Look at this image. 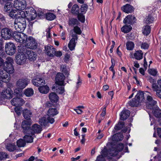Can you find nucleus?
<instances>
[{
	"mask_svg": "<svg viewBox=\"0 0 161 161\" xmlns=\"http://www.w3.org/2000/svg\"><path fill=\"white\" fill-rule=\"evenodd\" d=\"M79 8L77 4H74L72 8L71 13L74 14H79Z\"/></svg>",
	"mask_w": 161,
	"mask_h": 161,
	"instance_id": "38",
	"label": "nucleus"
},
{
	"mask_svg": "<svg viewBox=\"0 0 161 161\" xmlns=\"http://www.w3.org/2000/svg\"><path fill=\"white\" fill-rule=\"evenodd\" d=\"M37 16L35 10L32 8H29L25 12L21 11L19 12V16L16 18L14 28L18 31H23L25 28L26 24L25 18L29 21L34 19Z\"/></svg>",
	"mask_w": 161,
	"mask_h": 161,
	"instance_id": "1",
	"label": "nucleus"
},
{
	"mask_svg": "<svg viewBox=\"0 0 161 161\" xmlns=\"http://www.w3.org/2000/svg\"><path fill=\"white\" fill-rule=\"evenodd\" d=\"M13 94L12 91L10 88H8L2 92L1 97L3 98L8 99L12 97Z\"/></svg>",
	"mask_w": 161,
	"mask_h": 161,
	"instance_id": "17",
	"label": "nucleus"
},
{
	"mask_svg": "<svg viewBox=\"0 0 161 161\" xmlns=\"http://www.w3.org/2000/svg\"><path fill=\"white\" fill-rule=\"evenodd\" d=\"M78 21L77 19L75 18L70 19L69 20V25H74L77 24Z\"/></svg>",
	"mask_w": 161,
	"mask_h": 161,
	"instance_id": "50",
	"label": "nucleus"
},
{
	"mask_svg": "<svg viewBox=\"0 0 161 161\" xmlns=\"http://www.w3.org/2000/svg\"><path fill=\"white\" fill-rule=\"evenodd\" d=\"M71 36L72 38L70 40L68 45V47L71 51L74 49L76 44L75 41H77L78 38L77 36L75 34H72Z\"/></svg>",
	"mask_w": 161,
	"mask_h": 161,
	"instance_id": "14",
	"label": "nucleus"
},
{
	"mask_svg": "<svg viewBox=\"0 0 161 161\" xmlns=\"http://www.w3.org/2000/svg\"><path fill=\"white\" fill-rule=\"evenodd\" d=\"M148 71L150 74L153 76H156L158 72L156 69L153 68L149 69Z\"/></svg>",
	"mask_w": 161,
	"mask_h": 161,
	"instance_id": "51",
	"label": "nucleus"
},
{
	"mask_svg": "<svg viewBox=\"0 0 161 161\" xmlns=\"http://www.w3.org/2000/svg\"><path fill=\"white\" fill-rule=\"evenodd\" d=\"M152 87L153 91L156 92V96L161 99V79L158 80L157 85L153 84Z\"/></svg>",
	"mask_w": 161,
	"mask_h": 161,
	"instance_id": "9",
	"label": "nucleus"
},
{
	"mask_svg": "<svg viewBox=\"0 0 161 161\" xmlns=\"http://www.w3.org/2000/svg\"><path fill=\"white\" fill-rule=\"evenodd\" d=\"M65 79V76L61 73H58L55 78V84L59 85H64V80Z\"/></svg>",
	"mask_w": 161,
	"mask_h": 161,
	"instance_id": "13",
	"label": "nucleus"
},
{
	"mask_svg": "<svg viewBox=\"0 0 161 161\" xmlns=\"http://www.w3.org/2000/svg\"><path fill=\"white\" fill-rule=\"evenodd\" d=\"M30 130V134L35 136V133H40L42 130V128L40 125L35 124L31 127Z\"/></svg>",
	"mask_w": 161,
	"mask_h": 161,
	"instance_id": "10",
	"label": "nucleus"
},
{
	"mask_svg": "<svg viewBox=\"0 0 161 161\" xmlns=\"http://www.w3.org/2000/svg\"><path fill=\"white\" fill-rule=\"evenodd\" d=\"M124 147V145L123 143H119L115 147L108 150V152L109 153V154L112 156V157H114L118 154L119 152H120L123 150Z\"/></svg>",
	"mask_w": 161,
	"mask_h": 161,
	"instance_id": "4",
	"label": "nucleus"
},
{
	"mask_svg": "<svg viewBox=\"0 0 161 161\" xmlns=\"http://www.w3.org/2000/svg\"><path fill=\"white\" fill-rule=\"evenodd\" d=\"M43 85L40 86L38 88L39 91L42 94H47L49 91V87L47 85L42 86Z\"/></svg>",
	"mask_w": 161,
	"mask_h": 161,
	"instance_id": "32",
	"label": "nucleus"
},
{
	"mask_svg": "<svg viewBox=\"0 0 161 161\" xmlns=\"http://www.w3.org/2000/svg\"><path fill=\"white\" fill-rule=\"evenodd\" d=\"M56 17L55 15L53 13H49L46 14V18L49 20H52L54 19Z\"/></svg>",
	"mask_w": 161,
	"mask_h": 161,
	"instance_id": "42",
	"label": "nucleus"
},
{
	"mask_svg": "<svg viewBox=\"0 0 161 161\" xmlns=\"http://www.w3.org/2000/svg\"><path fill=\"white\" fill-rule=\"evenodd\" d=\"M25 46L31 49H36L37 47V43L35 39L32 36H29L25 43Z\"/></svg>",
	"mask_w": 161,
	"mask_h": 161,
	"instance_id": "6",
	"label": "nucleus"
},
{
	"mask_svg": "<svg viewBox=\"0 0 161 161\" xmlns=\"http://www.w3.org/2000/svg\"><path fill=\"white\" fill-rule=\"evenodd\" d=\"M24 94L27 97H31L34 94L33 90L31 88H27L25 90Z\"/></svg>",
	"mask_w": 161,
	"mask_h": 161,
	"instance_id": "39",
	"label": "nucleus"
},
{
	"mask_svg": "<svg viewBox=\"0 0 161 161\" xmlns=\"http://www.w3.org/2000/svg\"><path fill=\"white\" fill-rule=\"evenodd\" d=\"M58 114V111L55 108H50L48 110L47 114L48 116L53 117Z\"/></svg>",
	"mask_w": 161,
	"mask_h": 161,
	"instance_id": "29",
	"label": "nucleus"
},
{
	"mask_svg": "<svg viewBox=\"0 0 161 161\" xmlns=\"http://www.w3.org/2000/svg\"><path fill=\"white\" fill-rule=\"evenodd\" d=\"M126 47L127 49L132 50L134 47V44L131 42H128L126 43Z\"/></svg>",
	"mask_w": 161,
	"mask_h": 161,
	"instance_id": "46",
	"label": "nucleus"
},
{
	"mask_svg": "<svg viewBox=\"0 0 161 161\" xmlns=\"http://www.w3.org/2000/svg\"><path fill=\"white\" fill-rule=\"evenodd\" d=\"M124 125V122H119L115 126L114 129L117 130H120L123 127Z\"/></svg>",
	"mask_w": 161,
	"mask_h": 161,
	"instance_id": "52",
	"label": "nucleus"
},
{
	"mask_svg": "<svg viewBox=\"0 0 161 161\" xmlns=\"http://www.w3.org/2000/svg\"><path fill=\"white\" fill-rule=\"evenodd\" d=\"M32 122L30 120H24L22 122L21 127L24 133H27L28 134H30V126Z\"/></svg>",
	"mask_w": 161,
	"mask_h": 161,
	"instance_id": "8",
	"label": "nucleus"
},
{
	"mask_svg": "<svg viewBox=\"0 0 161 161\" xmlns=\"http://www.w3.org/2000/svg\"><path fill=\"white\" fill-rule=\"evenodd\" d=\"M10 80V75L3 70H0V80L5 82H8Z\"/></svg>",
	"mask_w": 161,
	"mask_h": 161,
	"instance_id": "18",
	"label": "nucleus"
},
{
	"mask_svg": "<svg viewBox=\"0 0 161 161\" xmlns=\"http://www.w3.org/2000/svg\"><path fill=\"white\" fill-rule=\"evenodd\" d=\"M115 138H116V139H114V140L117 141H121L123 139V135L121 134H117L113 136V139L114 138L115 139Z\"/></svg>",
	"mask_w": 161,
	"mask_h": 161,
	"instance_id": "45",
	"label": "nucleus"
},
{
	"mask_svg": "<svg viewBox=\"0 0 161 161\" xmlns=\"http://www.w3.org/2000/svg\"><path fill=\"white\" fill-rule=\"evenodd\" d=\"M62 55V53L61 51H56L55 50V53H54V56H56L58 57H59Z\"/></svg>",
	"mask_w": 161,
	"mask_h": 161,
	"instance_id": "62",
	"label": "nucleus"
},
{
	"mask_svg": "<svg viewBox=\"0 0 161 161\" xmlns=\"http://www.w3.org/2000/svg\"><path fill=\"white\" fill-rule=\"evenodd\" d=\"M143 53L141 50L136 51L134 54L135 58L138 60H140L143 58Z\"/></svg>",
	"mask_w": 161,
	"mask_h": 161,
	"instance_id": "36",
	"label": "nucleus"
},
{
	"mask_svg": "<svg viewBox=\"0 0 161 161\" xmlns=\"http://www.w3.org/2000/svg\"><path fill=\"white\" fill-rule=\"evenodd\" d=\"M140 103L135 98V99H133L129 102V104L132 107L137 106Z\"/></svg>",
	"mask_w": 161,
	"mask_h": 161,
	"instance_id": "44",
	"label": "nucleus"
},
{
	"mask_svg": "<svg viewBox=\"0 0 161 161\" xmlns=\"http://www.w3.org/2000/svg\"><path fill=\"white\" fill-rule=\"evenodd\" d=\"M26 134L24 137V139L26 142L32 143L33 142L34 137L35 136L28 134L27 133H25Z\"/></svg>",
	"mask_w": 161,
	"mask_h": 161,
	"instance_id": "30",
	"label": "nucleus"
},
{
	"mask_svg": "<svg viewBox=\"0 0 161 161\" xmlns=\"http://www.w3.org/2000/svg\"><path fill=\"white\" fill-rule=\"evenodd\" d=\"M55 121L54 119L49 116H48L47 118L45 117H43L39 119V123L41 125L46 126L48 123H53Z\"/></svg>",
	"mask_w": 161,
	"mask_h": 161,
	"instance_id": "11",
	"label": "nucleus"
},
{
	"mask_svg": "<svg viewBox=\"0 0 161 161\" xmlns=\"http://www.w3.org/2000/svg\"><path fill=\"white\" fill-rule=\"evenodd\" d=\"M7 61L5 62L4 65L5 64H12L14 62L13 59L11 57H8L6 58Z\"/></svg>",
	"mask_w": 161,
	"mask_h": 161,
	"instance_id": "56",
	"label": "nucleus"
},
{
	"mask_svg": "<svg viewBox=\"0 0 161 161\" xmlns=\"http://www.w3.org/2000/svg\"><path fill=\"white\" fill-rule=\"evenodd\" d=\"M106 113V108L105 107L103 108L102 112L101 114L100 118L101 120H103L104 119Z\"/></svg>",
	"mask_w": 161,
	"mask_h": 161,
	"instance_id": "60",
	"label": "nucleus"
},
{
	"mask_svg": "<svg viewBox=\"0 0 161 161\" xmlns=\"http://www.w3.org/2000/svg\"><path fill=\"white\" fill-rule=\"evenodd\" d=\"M29 80L26 79H20L18 80L16 82L17 89L14 90L15 92L18 90L20 91L25 88L29 83Z\"/></svg>",
	"mask_w": 161,
	"mask_h": 161,
	"instance_id": "3",
	"label": "nucleus"
},
{
	"mask_svg": "<svg viewBox=\"0 0 161 161\" xmlns=\"http://www.w3.org/2000/svg\"><path fill=\"white\" fill-rule=\"evenodd\" d=\"M132 27L130 25H125L122 27L121 30L123 32L125 33H127L130 31Z\"/></svg>",
	"mask_w": 161,
	"mask_h": 161,
	"instance_id": "41",
	"label": "nucleus"
},
{
	"mask_svg": "<svg viewBox=\"0 0 161 161\" xmlns=\"http://www.w3.org/2000/svg\"><path fill=\"white\" fill-rule=\"evenodd\" d=\"M81 80L80 79V77L79 76L78 77V81L77 82L76 87L77 88H78L79 86L81 84Z\"/></svg>",
	"mask_w": 161,
	"mask_h": 161,
	"instance_id": "63",
	"label": "nucleus"
},
{
	"mask_svg": "<svg viewBox=\"0 0 161 161\" xmlns=\"http://www.w3.org/2000/svg\"><path fill=\"white\" fill-rule=\"evenodd\" d=\"M14 111L18 115H19L21 114L22 108L20 107H16L14 108Z\"/></svg>",
	"mask_w": 161,
	"mask_h": 161,
	"instance_id": "53",
	"label": "nucleus"
},
{
	"mask_svg": "<svg viewBox=\"0 0 161 161\" xmlns=\"http://www.w3.org/2000/svg\"><path fill=\"white\" fill-rule=\"evenodd\" d=\"M60 70L64 74L65 76L68 77L69 75V69L67 68L66 65H62L60 66Z\"/></svg>",
	"mask_w": 161,
	"mask_h": 161,
	"instance_id": "35",
	"label": "nucleus"
},
{
	"mask_svg": "<svg viewBox=\"0 0 161 161\" xmlns=\"http://www.w3.org/2000/svg\"><path fill=\"white\" fill-rule=\"evenodd\" d=\"M49 97L50 101L52 103H56L59 99L58 96L54 92L50 93L49 95Z\"/></svg>",
	"mask_w": 161,
	"mask_h": 161,
	"instance_id": "31",
	"label": "nucleus"
},
{
	"mask_svg": "<svg viewBox=\"0 0 161 161\" xmlns=\"http://www.w3.org/2000/svg\"><path fill=\"white\" fill-rule=\"evenodd\" d=\"M107 157L108 159H111L112 158L108 152V150L107 151L105 148H104L101 152V155L97 157L96 161H105L104 157Z\"/></svg>",
	"mask_w": 161,
	"mask_h": 161,
	"instance_id": "12",
	"label": "nucleus"
},
{
	"mask_svg": "<svg viewBox=\"0 0 161 161\" xmlns=\"http://www.w3.org/2000/svg\"><path fill=\"white\" fill-rule=\"evenodd\" d=\"M74 31L76 34L80 35L81 34V31L80 27L77 26H75L74 28Z\"/></svg>",
	"mask_w": 161,
	"mask_h": 161,
	"instance_id": "54",
	"label": "nucleus"
},
{
	"mask_svg": "<svg viewBox=\"0 0 161 161\" xmlns=\"http://www.w3.org/2000/svg\"><path fill=\"white\" fill-rule=\"evenodd\" d=\"M130 115V112L127 110H123L120 114V119L124 120L128 118Z\"/></svg>",
	"mask_w": 161,
	"mask_h": 161,
	"instance_id": "27",
	"label": "nucleus"
},
{
	"mask_svg": "<svg viewBox=\"0 0 161 161\" xmlns=\"http://www.w3.org/2000/svg\"><path fill=\"white\" fill-rule=\"evenodd\" d=\"M11 104L14 106H22L24 104L25 101L21 98H14L11 101Z\"/></svg>",
	"mask_w": 161,
	"mask_h": 161,
	"instance_id": "20",
	"label": "nucleus"
},
{
	"mask_svg": "<svg viewBox=\"0 0 161 161\" xmlns=\"http://www.w3.org/2000/svg\"><path fill=\"white\" fill-rule=\"evenodd\" d=\"M17 145L18 147H24L26 145V142L22 139H20L16 142Z\"/></svg>",
	"mask_w": 161,
	"mask_h": 161,
	"instance_id": "43",
	"label": "nucleus"
},
{
	"mask_svg": "<svg viewBox=\"0 0 161 161\" xmlns=\"http://www.w3.org/2000/svg\"><path fill=\"white\" fill-rule=\"evenodd\" d=\"M148 94H150L148 92H146L145 93L142 92H138L135 97V98L138 100L140 103L144 100V97L148 95Z\"/></svg>",
	"mask_w": 161,
	"mask_h": 161,
	"instance_id": "21",
	"label": "nucleus"
},
{
	"mask_svg": "<svg viewBox=\"0 0 161 161\" xmlns=\"http://www.w3.org/2000/svg\"><path fill=\"white\" fill-rule=\"evenodd\" d=\"M141 47L142 49H147L149 47V45L146 43H142L141 45Z\"/></svg>",
	"mask_w": 161,
	"mask_h": 161,
	"instance_id": "61",
	"label": "nucleus"
},
{
	"mask_svg": "<svg viewBox=\"0 0 161 161\" xmlns=\"http://www.w3.org/2000/svg\"><path fill=\"white\" fill-rule=\"evenodd\" d=\"M20 11H17L16 10H14L11 11L9 13V16L12 18H17L19 16V12Z\"/></svg>",
	"mask_w": 161,
	"mask_h": 161,
	"instance_id": "40",
	"label": "nucleus"
},
{
	"mask_svg": "<svg viewBox=\"0 0 161 161\" xmlns=\"http://www.w3.org/2000/svg\"><path fill=\"white\" fill-rule=\"evenodd\" d=\"M64 85H59L55 84L53 87V88L59 94H62L64 92V87L63 86Z\"/></svg>",
	"mask_w": 161,
	"mask_h": 161,
	"instance_id": "26",
	"label": "nucleus"
},
{
	"mask_svg": "<svg viewBox=\"0 0 161 161\" xmlns=\"http://www.w3.org/2000/svg\"><path fill=\"white\" fill-rule=\"evenodd\" d=\"M153 18L150 15H149L146 19L145 22L147 24H150L153 21Z\"/></svg>",
	"mask_w": 161,
	"mask_h": 161,
	"instance_id": "58",
	"label": "nucleus"
},
{
	"mask_svg": "<svg viewBox=\"0 0 161 161\" xmlns=\"http://www.w3.org/2000/svg\"><path fill=\"white\" fill-rule=\"evenodd\" d=\"M32 82L34 85L36 86H39L41 85H44L45 84V80L39 77H37L35 79L32 80Z\"/></svg>",
	"mask_w": 161,
	"mask_h": 161,
	"instance_id": "23",
	"label": "nucleus"
},
{
	"mask_svg": "<svg viewBox=\"0 0 161 161\" xmlns=\"http://www.w3.org/2000/svg\"><path fill=\"white\" fill-rule=\"evenodd\" d=\"M7 149L10 152H13L16 149V146L13 143H8L6 146Z\"/></svg>",
	"mask_w": 161,
	"mask_h": 161,
	"instance_id": "37",
	"label": "nucleus"
},
{
	"mask_svg": "<svg viewBox=\"0 0 161 161\" xmlns=\"http://www.w3.org/2000/svg\"><path fill=\"white\" fill-rule=\"evenodd\" d=\"M77 17L79 20L81 22L84 23L85 22V16L83 14H79L78 15Z\"/></svg>",
	"mask_w": 161,
	"mask_h": 161,
	"instance_id": "59",
	"label": "nucleus"
},
{
	"mask_svg": "<svg viewBox=\"0 0 161 161\" xmlns=\"http://www.w3.org/2000/svg\"><path fill=\"white\" fill-rule=\"evenodd\" d=\"M149 94H148V95H146L147 103L152 107L154 106L156 103V102L153 100L152 97L149 95Z\"/></svg>",
	"mask_w": 161,
	"mask_h": 161,
	"instance_id": "34",
	"label": "nucleus"
},
{
	"mask_svg": "<svg viewBox=\"0 0 161 161\" xmlns=\"http://www.w3.org/2000/svg\"><path fill=\"white\" fill-rule=\"evenodd\" d=\"M87 5L86 4H83L82 5L80 9L82 12L85 13L87 11Z\"/></svg>",
	"mask_w": 161,
	"mask_h": 161,
	"instance_id": "57",
	"label": "nucleus"
},
{
	"mask_svg": "<svg viewBox=\"0 0 161 161\" xmlns=\"http://www.w3.org/2000/svg\"><path fill=\"white\" fill-rule=\"evenodd\" d=\"M3 69L8 74H12L14 73V69L12 64H5L3 67Z\"/></svg>",
	"mask_w": 161,
	"mask_h": 161,
	"instance_id": "25",
	"label": "nucleus"
},
{
	"mask_svg": "<svg viewBox=\"0 0 161 161\" xmlns=\"http://www.w3.org/2000/svg\"><path fill=\"white\" fill-rule=\"evenodd\" d=\"M14 6L17 9V11H21L24 9L26 7V4L25 0H15Z\"/></svg>",
	"mask_w": 161,
	"mask_h": 161,
	"instance_id": "5",
	"label": "nucleus"
},
{
	"mask_svg": "<svg viewBox=\"0 0 161 161\" xmlns=\"http://www.w3.org/2000/svg\"><path fill=\"white\" fill-rule=\"evenodd\" d=\"M136 18L134 16L128 15L124 19L123 22L126 25H132L136 21Z\"/></svg>",
	"mask_w": 161,
	"mask_h": 161,
	"instance_id": "22",
	"label": "nucleus"
},
{
	"mask_svg": "<svg viewBox=\"0 0 161 161\" xmlns=\"http://www.w3.org/2000/svg\"><path fill=\"white\" fill-rule=\"evenodd\" d=\"M5 50L7 54L12 55L15 53L16 47L13 43L8 42L5 45Z\"/></svg>",
	"mask_w": 161,
	"mask_h": 161,
	"instance_id": "7",
	"label": "nucleus"
},
{
	"mask_svg": "<svg viewBox=\"0 0 161 161\" xmlns=\"http://www.w3.org/2000/svg\"><path fill=\"white\" fill-rule=\"evenodd\" d=\"M8 156V155L5 152H2L0 153V160L7 158Z\"/></svg>",
	"mask_w": 161,
	"mask_h": 161,
	"instance_id": "55",
	"label": "nucleus"
},
{
	"mask_svg": "<svg viewBox=\"0 0 161 161\" xmlns=\"http://www.w3.org/2000/svg\"><path fill=\"white\" fill-rule=\"evenodd\" d=\"M55 49L52 46L48 45L45 47V53L50 57H53Z\"/></svg>",
	"mask_w": 161,
	"mask_h": 161,
	"instance_id": "15",
	"label": "nucleus"
},
{
	"mask_svg": "<svg viewBox=\"0 0 161 161\" xmlns=\"http://www.w3.org/2000/svg\"><path fill=\"white\" fill-rule=\"evenodd\" d=\"M26 53L30 61H32L36 60V54L35 52L31 50H27Z\"/></svg>",
	"mask_w": 161,
	"mask_h": 161,
	"instance_id": "24",
	"label": "nucleus"
},
{
	"mask_svg": "<svg viewBox=\"0 0 161 161\" xmlns=\"http://www.w3.org/2000/svg\"><path fill=\"white\" fill-rule=\"evenodd\" d=\"M16 62L19 65L24 64L26 62V58L25 56L23 53H19L16 56Z\"/></svg>",
	"mask_w": 161,
	"mask_h": 161,
	"instance_id": "16",
	"label": "nucleus"
},
{
	"mask_svg": "<svg viewBox=\"0 0 161 161\" xmlns=\"http://www.w3.org/2000/svg\"><path fill=\"white\" fill-rule=\"evenodd\" d=\"M150 32V28L149 25L146 26L143 28L142 32L144 34L147 35Z\"/></svg>",
	"mask_w": 161,
	"mask_h": 161,
	"instance_id": "47",
	"label": "nucleus"
},
{
	"mask_svg": "<svg viewBox=\"0 0 161 161\" xmlns=\"http://www.w3.org/2000/svg\"><path fill=\"white\" fill-rule=\"evenodd\" d=\"M12 8V4L11 3H7L4 6V10L5 12H8L11 10Z\"/></svg>",
	"mask_w": 161,
	"mask_h": 161,
	"instance_id": "48",
	"label": "nucleus"
},
{
	"mask_svg": "<svg viewBox=\"0 0 161 161\" xmlns=\"http://www.w3.org/2000/svg\"><path fill=\"white\" fill-rule=\"evenodd\" d=\"M11 34L10 30L7 28L2 29L1 31V36L4 39H9L11 37Z\"/></svg>",
	"mask_w": 161,
	"mask_h": 161,
	"instance_id": "19",
	"label": "nucleus"
},
{
	"mask_svg": "<svg viewBox=\"0 0 161 161\" xmlns=\"http://www.w3.org/2000/svg\"><path fill=\"white\" fill-rule=\"evenodd\" d=\"M51 29V27H49L47 30V37L49 38L50 37V31Z\"/></svg>",
	"mask_w": 161,
	"mask_h": 161,
	"instance_id": "64",
	"label": "nucleus"
},
{
	"mask_svg": "<svg viewBox=\"0 0 161 161\" xmlns=\"http://www.w3.org/2000/svg\"><path fill=\"white\" fill-rule=\"evenodd\" d=\"M13 36L16 41L21 44L26 43L28 38L26 34L18 31L15 32Z\"/></svg>",
	"mask_w": 161,
	"mask_h": 161,
	"instance_id": "2",
	"label": "nucleus"
},
{
	"mask_svg": "<svg viewBox=\"0 0 161 161\" xmlns=\"http://www.w3.org/2000/svg\"><path fill=\"white\" fill-rule=\"evenodd\" d=\"M153 114L156 117H161V110L158 108H157L154 110Z\"/></svg>",
	"mask_w": 161,
	"mask_h": 161,
	"instance_id": "49",
	"label": "nucleus"
},
{
	"mask_svg": "<svg viewBox=\"0 0 161 161\" xmlns=\"http://www.w3.org/2000/svg\"><path fill=\"white\" fill-rule=\"evenodd\" d=\"M122 10L124 12L127 13H130L132 12L133 8L130 4H127L121 8Z\"/></svg>",
	"mask_w": 161,
	"mask_h": 161,
	"instance_id": "28",
	"label": "nucleus"
},
{
	"mask_svg": "<svg viewBox=\"0 0 161 161\" xmlns=\"http://www.w3.org/2000/svg\"><path fill=\"white\" fill-rule=\"evenodd\" d=\"M32 113L31 111L27 109H24L23 111V115L25 119H29L31 117Z\"/></svg>",
	"mask_w": 161,
	"mask_h": 161,
	"instance_id": "33",
	"label": "nucleus"
}]
</instances>
